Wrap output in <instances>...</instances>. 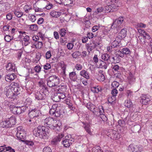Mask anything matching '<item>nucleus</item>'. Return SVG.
<instances>
[{"label":"nucleus","mask_w":152,"mask_h":152,"mask_svg":"<svg viewBox=\"0 0 152 152\" xmlns=\"http://www.w3.org/2000/svg\"><path fill=\"white\" fill-rule=\"evenodd\" d=\"M56 110V111L54 115L56 117H59L61 118L63 117V113H64L62 111L60 107L57 106Z\"/></svg>","instance_id":"dca6fc26"},{"label":"nucleus","mask_w":152,"mask_h":152,"mask_svg":"<svg viewBox=\"0 0 152 152\" xmlns=\"http://www.w3.org/2000/svg\"><path fill=\"white\" fill-rule=\"evenodd\" d=\"M122 52L124 55H129L131 53L130 49L127 48H124L122 49Z\"/></svg>","instance_id":"f704fd0d"},{"label":"nucleus","mask_w":152,"mask_h":152,"mask_svg":"<svg viewBox=\"0 0 152 152\" xmlns=\"http://www.w3.org/2000/svg\"><path fill=\"white\" fill-rule=\"evenodd\" d=\"M117 53L116 54V55H118V57H120L121 58L124 57V54L122 52V50H118L117 51Z\"/></svg>","instance_id":"603ef678"},{"label":"nucleus","mask_w":152,"mask_h":152,"mask_svg":"<svg viewBox=\"0 0 152 152\" xmlns=\"http://www.w3.org/2000/svg\"><path fill=\"white\" fill-rule=\"evenodd\" d=\"M118 42L115 40L114 41L111 43V45H113V47H117L118 46Z\"/></svg>","instance_id":"774afa93"},{"label":"nucleus","mask_w":152,"mask_h":152,"mask_svg":"<svg viewBox=\"0 0 152 152\" xmlns=\"http://www.w3.org/2000/svg\"><path fill=\"white\" fill-rule=\"evenodd\" d=\"M81 55V52L79 51H76L74 52L72 54V56L73 58H77L79 56Z\"/></svg>","instance_id":"c03bdc74"},{"label":"nucleus","mask_w":152,"mask_h":152,"mask_svg":"<svg viewBox=\"0 0 152 152\" xmlns=\"http://www.w3.org/2000/svg\"><path fill=\"white\" fill-rule=\"evenodd\" d=\"M28 26H29L30 29L32 31H36L38 29L37 25L36 24L30 25Z\"/></svg>","instance_id":"e433bc0d"},{"label":"nucleus","mask_w":152,"mask_h":152,"mask_svg":"<svg viewBox=\"0 0 152 152\" xmlns=\"http://www.w3.org/2000/svg\"><path fill=\"white\" fill-rule=\"evenodd\" d=\"M21 141L24 143L25 144L33 146L34 145V143L32 141L27 140H21Z\"/></svg>","instance_id":"37998d69"},{"label":"nucleus","mask_w":152,"mask_h":152,"mask_svg":"<svg viewBox=\"0 0 152 152\" xmlns=\"http://www.w3.org/2000/svg\"><path fill=\"white\" fill-rule=\"evenodd\" d=\"M99 62V68H102L105 69H107L108 64H107L105 62L100 60Z\"/></svg>","instance_id":"6ab92c4d"},{"label":"nucleus","mask_w":152,"mask_h":152,"mask_svg":"<svg viewBox=\"0 0 152 152\" xmlns=\"http://www.w3.org/2000/svg\"><path fill=\"white\" fill-rule=\"evenodd\" d=\"M66 33V30L64 28H62L60 30L59 34L62 37H64Z\"/></svg>","instance_id":"3c124183"},{"label":"nucleus","mask_w":152,"mask_h":152,"mask_svg":"<svg viewBox=\"0 0 152 152\" xmlns=\"http://www.w3.org/2000/svg\"><path fill=\"white\" fill-rule=\"evenodd\" d=\"M64 134H60L54 138L51 141L52 144L55 145L57 142H59L64 136Z\"/></svg>","instance_id":"4468645a"},{"label":"nucleus","mask_w":152,"mask_h":152,"mask_svg":"<svg viewBox=\"0 0 152 152\" xmlns=\"http://www.w3.org/2000/svg\"><path fill=\"white\" fill-rule=\"evenodd\" d=\"M119 83L115 81L113 82L112 84V86L114 88L118 87L119 86Z\"/></svg>","instance_id":"13d9d810"},{"label":"nucleus","mask_w":152,"mask_h":152,"mask_svg":"<svg viewBox=\"0 0 152 152\" xmlns=\"http://www.w3.org/2000/svg\"><path fill=\"white\" fill-rule=\"evenodd\" d=\"M7 89V90L6 93L7 96L9 98H13V97L15 96V95L14 93L12 88L10 87H8Z\"/></svg>","instance_id":"9d476101"},{"label":"nucleus","mask_w":152,"mask_h":152,"mask_svg":"<svg viewBox=\"0 0 152 152\" xmlns=\"http://www.w3.org/2000/svg\"><path fill=\"white\" fill-rule=\"evenodd\" d=\"M126 28H124L122 29L119 34L118 36H120L121 39L124 38L126 35Z\"/></svg>","instance_id":"4be33fe9"},{"label":"nucleus","mask_w":152,"mask_h":152,"mask_svg":"<svg viewBox=\"0 0 152 152\" xmlns=\"http://www.w3.org/2000/svg\"><path fill=\"white\" fill-rule=\"evenodd\" d=\"M113 4L110 5L105 7L104 9V11H107L108 12H112L115 11V8Z\"/></svg>","instance_id":"a211bd4d"},{"label":"nucleus","mask_w":152,"mask_h":152,"mask_svg":"<svg viewBox=\"0 0 152 152\" xmlns=\"http://www.w3.org/2000/svg\"><path fill=\"white\" fill-rule=\"evenodd\" d=\"M36 136H39V137L44 139L48 138V136L47 134H35Z\"/></svg>","instance_id":"58836bf2"},{"label":"nucleus","mask_w":152,"mask_h":152,"mask_svg":"<svg viewBox=\"0 0 152 152\" xmlns=\"http://www.w3.org/2000/svg\"><path fill=\"white\" fill-rule=\"evenodd\" d=\"M52 150L49 147H47L44 148L43 149V152H51Z\"/></svg>","instance_id":"052dcab7"},{"label":"nucleus","mask_w":152,"mask_h":152,"mask_svg":"<svg viewBox=\"0 0 152 152\" xmlns=\"http://www.w3.org/2000/svg\"><path fill=\"white\" fill-rule=\"evenodd\" d=\"M76 73L75 72H72L69 74V77L70 79L73 81H75L77 80L76 77H75Z\"/></svg>","instance_id":"bb28decb"},{"label":"nucleus","mask_w":152,"mask_h":152,"mask_svg":"<svg viewBox=\"0 0 152 152\" xmlns=\"http://www.w3.org/2000/svg\"><path fill=\"white\" fill-rule=\"evenodd\" d=\"M40 114H41V113L40 110L34 109L29 112L28 115L30 118H33L35 117H38Z\"/></svg>","instance_id":"1a4fd4ad"},{"label":"nucleus","mask_w":152,"mask_h":152,"mask_svg":"<svg viewBox=\"0 0 152 152\" xmlns=\"http://www.w3.org/2000/svg\"><path fill=\"white\" fill-rule=\"evenodd\" d=\"M120 67L117 64H115L112 68L113 71L114 73L119 72Z\"/></svg>","instance_id":"a19ab883"},{"label":"nucleus","mask_w":152,"mask_h":152,"mask_svg":"<svg viewBox=\"0 0 152 152\" xmlns=\"http://www.w3.org/2000/svg\"><path fill=\"white\" fill-rule=\"evenodd\" d=\"M142 150V147L132 144H130L128 149V151L130 152H141Z\"/></svg>","instance_id":"423d86ee"},{"label":"nucleus","mask_w":152,"mask_h":152,"mask_svg":"<svg viewBox=\"0 0 152 152\" xmlns=\"http://www.w3.org/2000/svg\"><path fill=\"white\" fill-rule=\"evenodd\" d=\"M124 20V18L122 17H120L116 19L112 24L111 26V28L113 29L114 28L119 26L122 23Z\"/></svg>","instance_id":"6e6552de"},{"label":"nucleus","mask_w":152,"mask_h":152,"mask_svg":"<svg viewBox=\"0 0 152 152\" xmlns=\"http://www.w3.org/2000/svg\"><path fill=\"white\" fill-rule=\"evenodd\" d=\"M35 97L36 99L39 100V102L42 105H45L47 102L46 94L44 93L43 92L40 93V92L37 91L35 93Z\"/></svg>","instance_id":"7ed1b4c3"},{"label":"nucleus","mask_w":152,"mask_h":152,"mask_svg":"<svg viewBox=\"0 0 152 152\" xmlns=\"http://www.w3.org/2000/svg\"><path fill=\"white\" fill-rule=\"evenodd\" d=\"M54 100L56 102H59L61 100L60 98H59V94H58L54 96Z\"/></svg>","instance_id":"4d7b16f0"},{"label":"nucleus","mask_w":152,"mask_h":152,"mask_svg":"<svg viewBox=\"0 0 152 152\" xmlns=\"http://www.w3.org/2000/svg\"><path fill=\"white\" fill-rule=\"evenodd\" d=\"M13 39L12 36H11L9 35H6L4 37L5 40L7 42H9L12 40Z\"/></svg>","instance_id":"a18cd8bd"},{"label":"nucleus","mask_w":152,"mask_h":152,"mask_svg":"<svg viewBox=\"0 0 152 152\" xmlns=\"http://www.w3.org/2000/svg\"><path fill=\"white\" fill-rule=\"evenodd\" d=\"M40 88H41V89L42 91V92H43L44 93L47 94L48 92V88L45 85Z\"/></svg>","instance_id":"49530a36"},{"label":"nucleus","mask_w":152,"mask_h":152,"mask_svg":"<svg viewBox=\"0 0 152 152\" xmlns=\"http://www.w3.org/2000/svg\"><path fill=\"white\" fill-rule=\"evenodd\" d=\"M110 56L107 53H104L101 56L102 59L104 61H108L109 60L110 61Z\"/></svg>","instance_id":"cd10ccee"},{"label":"nucleus","mask_w":152,"mask_h":152,"mask_svg":"<svg viewBox=\"0 0 152 152\" xmlns=\"http://www.w3.org/2000/svg\"><path fill=\"white\" fill-rule=\"evenodd\" d=\"M61 13L60 12H56L53 10L50 12V15L53 17L57 18L61 15Z\"/></svg>","instance_id":"a878e982"},{"label":"nucleus","mask_w":152,"mask_h":152,"mask_svg":"<svg viewBox=\"0 0 152 152\" xmlns=\"http://www.w3.org/2000/svg\"><path fill=\"white\" fill-rule=\"evenodd\" d=\"M124 105L127 108H130L133 106L132 103L130 100L126 101Z\"/></svg>","instance_id":"c9c22d12"},{"label":"nucleus","mask_w":152,"mask_h":152,"mask_svg":"<svg viewBox=\"0 0 152 152\" xmlns=\"http://www.w3.org/2000/svg\"><path fill=\"white\" fill-rule=\"evenodd\" d=\"M28 107L24 106H23L22 107H20L21 112H22V113L28 110Z\"/></svg>","instance_id":"bf43d9fd"},{"label":"nucleus","mask_w":152,"mask_h":152,"mask_svg":"<svg viewBox=\"0 0 152 152\" xmlns=\"http://www.w3.org/2000/svg\"><path fill=\"white\" fill-rule=\"evenodd\" d=\"M84 126H83L84 128L88 133H90L91 132V129L90 128V125L89 124L85 122H82Z\"/></svg>","instance_id":"412c9836"},{"label":"nucleus","mask_w":152,"mask_h":152,"mask_svg":"<svg viewBox=\"0 0 152 152\" xmlns=\"http://www.w3.org/2000/svg\"><path fill=\"white\" fill-rule=\"evenodd\" d=\"M15 119L14 116L11 117L6 121L1 122L0 125L3 128H8L11 127L15 124Z\"/></svg>","instance_id":"f03ea898"},{"label":"nucleus","mask_w":152,"mask_h":152,"mask_svg":"<svg viewBox=\"0 0 152 152\" xmlns=\"http://www.w3.org/2000/svg\"><path fill=\"white\" fill-rule=\"evenodd\" d=\"M99 108H98L96 107H95V108L94 110H92V112L93 113L94 115H99Z\"/></svg>","instance_id":"8fccbe9b"},{"label":"nucleus","mask_w":152,"mask_h":152,"mask_svg":"<svg viewBox=\"0 0 152 152\" xmlns=\"http://www.w3.org/2000/svg\"><path fill=\"white\" fill-rule=\"evenodd\" d=\"M135 78L134 77L132 73L129 74V76L128 77V80L129 83L130 84H132L135 81Z\"/></svg>","instance_id":"c756f323"},{"label":"nucleus","mask_w":152,"mask_h":152,"mask_svg":"<svg viewBox=\"0 0 152 152\" xmlns=\"http://www.w3.org/2000/svg\"><path fill=\"white\" fill-rule=\"evenodd\" d=\"M99 115H100V117L102 118V120L103 121H106L107 118L104 115V110L103 109V106H100L99 107Z\"/></svg>","instance_id":"ddd939ff"},{"label":"nucleus","mask_w":152,"mask_h":152,"mask_svg":"<svg viewBox=\"0 0 152 152\" xmlns=\"http://www.w3.org/2000/svg\"><path fill=\"white\" fill-rule=\"evenodd\" d=\"M16 136L18 139L20 140H24L26 139V134H16Z\"/></svg>","instance_id":"c85d7f7f"},{"label":"nucleus","mask_w":152,"mask_h":152,"mask_svg":"<svg viewBox=\"0 0 152 152\" xmlns=\"http://www.w3.org/2000/svg\"><path fill=\"white\" fill-rule=\"evenodd\" d=\"M41 69V67L39 66H36L34 68L35 71L37 73H39Z\"/></svg>","instance_id":"e2e57ef3"},{"label":"nucleus","mask_w":152,"mask_h":152,"mask_svg":"<svg viewBox=\"0 0 152 152\" xmlns=\"http://www.w3.org/2000/svg\"><path fill=\"white\" fill-rule=\"evenodd\" d=\"M16 129L17 133H22L25 132L24 129L22 126H19L17 127Z\"/></svg>","instance_id":"de8ad7c7"},{"label":"nucleus","mask_w":152,"mask_h":152,"mask_svg":"<svg viewBox=\"0 0 152 152\" xmlns=\"http://www.w3.org/2000/svg\"><path fill=\"white\" fill-rule=\"evenodd\" d=\"M60 82L59 77L55 75L50 76L47 80V84L50 87H56L58 86Z\"/></svg>","instance_id":"f257e3e1"},{"label":"nucleus","mask_w":152,"mask_h":152,"mask_svg":"<svg viewBox=\"0 0 152 152\" xmlns=\"http://www.w3.org/2000/svg\"><path fill=\"white\" fill-rule=\"evenodd\" d=\"M118 91L116 88H114L111 91V94L113 96L115 97L118 94Z\"/></svg>","instance_id":"864d4df0"},{"label":"nucleus","mask_w":152,"mask_h":152,"mask_svg":"<svg viewBox=\"0 0 152 152\" xmlns=\"http://www.w3.org/2000/svg\"><path fill=\"white\" fill-rule=\"evenodd\" d=\"M102 88L99 86H93L91 88V91L94 93H98L99 91H101Z\"/></svg>","instance_id":"393cba45"},{"label":"nucleus","mask_w":152,"mask_h":152,"mask_svg":"<svg viewBox=\"0 0 152 152\" xmlns=\"http://www.w3.org/2000/svg\"><path fill=\"white\" fill-rule=\"evenodd\" d=\"M6 69L7 70L10 71H15V66L11 63H8L6 66Z\"/></svg>","instance_id":"f3484780"},{"label":"nucleus","mask_w":152,"mask_h":152,"mask_svg":"<svg viewBox=\"0 0 152 152\" xmlns=\"http://www.w3.org/2000/svg\"><path fill=\"white\" fill-rule=\"evenodd\" d=\"M23 41L24 45L26 46L28 45L30 43L29 37L28 35L25 36L23 38Z\"/></svg>","instance_id":"473e14b6"},{"label":"nucleus","mask_w":152,"mask_h":152,"mask_svg":"<svg viewBox=\"0 0 152 152\" xmlns=\"http://www.w3.org/2000/svg\"><path fill=\"white\" fill-rule=\"evenodd\" d=\"M44 69L46 70H48L51 68L50 64L49 63H47L43 65Z\"/></svg>","instance_id":"5fc2aeb1"},{"label":"nucleus","mask_w":152,"mask_h":152,"mask_svg":"<svg viewBox=\"0 0 152 152\" xmlns=\"http://www.w3.org/2000/svg\"><path fill=\"white\" fill-rule=\"evenodd\" d=\"M12 88H13V90L15 96H17L20 94V88L19 87Z\"/></svg>","instance_id":"2f4dec72"},{"label":"nucleus","mask_w":152,"mask_h":152,"mask_svg":"<svg viewBox=\"0 0 152 152\" xmlns=\"http://www.w3.org/2000/svg\"><path fill=\"white\" fill-rule=\"evenodd\" d=\"M16 77V76L14 73H9L5 76V79L6 81L10 82L13 80Z\"/></svg>","instance_id":"f8f14e48"},{"label":"nucleus","mask_w":152,"mask_h":152,"mask_svg":"<svg viewBox=\"0 0 152 152\" xmlns=\"http://www.w3.org/2000/svg\"><path fill=\"white\" fill-rule=\"evenodd\" d=\"M103 71L100 70L99 72L98 80L100 81H103L105 80V77L103 73Z\"/></svg>","instance_id":"aec40b11"},{"label":"nucleus","mask_w":152,"mask_h":152,"mask_svg":"<svg viewBox=\"0 0 152 152\" xmlns=\"http://www.w3.org/2000/svg\"><path fill=\"white\" fill-rule=\"evenodd\" d=\"M57 105L56 104L53 105L52 107L50 109L49 111V113L50 115H55L56 109Z\"/></svg>","instance_id":"7c9ffc66"},{"label":"nucleus","mask_w":152,"mask_h":152,"mask_svg":"<svg viewBox=\"0 0 152 152\" xmlns=\"http://www.w3.org/2000/svg\"><path fill=\"white\" fill-rule=\"evenodd\" d=\"M110 136V138L113 140H118L120 138V134H110L108 135Z\"/></svg>","instance_id":"5701e85b"},{"label":"nucleus","mask_w":152,"mask_h":152,"mask_svg":"<svg viewBox=\"0 0 152 152\" xmlns=\"http://www.w3.org/2000/svg\"><path fill=\"white\" fill-rule=\"evenodd\" d=\"M14 12L15 15L18 17L20 18L23 15V12L18 11V10H15Z\"/></svg>","instance_id":"79ce46f5"},{"label":"nucleus","mask_w":152,"mask_h":152,"mask_svg":"<svg viewBox=\"0 0 152 152\" xmlns=\"http://www.w3.org/2000/svg\"><path fill=\"white\" fill-rule=\"evenodd\" d=\"M60 90L62 91H65L66 89V86L65 85L61 86L59 88Z\"/></svg>","instance_id":"338daca9"},{"label":"nucleus","mask_w":152,"mask_h":152,"mask_svg":"<svg viewBox=\"0 0 152 152\" xmlns=\"http://www.w3.org/2000/svg\"><path fill=\"white\" fill-rule=\"evenodd\" d=\"M49 129L45 126H39L37 128L34 129L33 131V133H41L42 132L43 133H48L49 132Z\"/></svg>","instance_id":"39448f33"},{"label":"nucleus","mask_w":152,"mask_h":152,"mask_svg":"<svg viewBox=\"0 0 152 152\" xmlns=\"http://www.w3.org/2000/svg\"><path fill=\"white\" fill-rule=\"evenodd\" d=\"M80 75H81L87 79H88L89 78V75L88 72L85 70H83L80 72Z\"/></svg>","instance_id":"72a5a7b5"},{"label":"nucleus","mask_w":152,"mask_h":152,"mask_svg":"<svg viewBox=\"0 0 152 152\" xmlns=\"http://www.w3.org/2000/svg\"><path fill=\"white\" fill-rule=\"evenodd\" d=\"M74 139L71 137L70 134L66 136L62 142L64 146L65 147H69L74 141Z\"/></svg>","instance_id":"20e7f679"},{"label":"nucleus","mask_w":152,"mask_h":152,"mask_svg":"<svg viewBox=\"0 0 152 152\" xmlns=\"http://www.w3.org/2000/svg\"><path fill=\"white\" fill-rule=\"evenodd\" d=\"M93 152H103L102 150L99 146H96L94 147L92 149Z\"/></svg>","instance_id":"ea45409f"},{"label":"nucleus","mask_w":152,"mask_h":152,"mask_svg":"<svg viewBox=\"0 0 152 152\" xmlns=\"http://www.w3.org/2000/svg\"><path fill=\"white\" fill-rule=\"evenodd\" d=\"M32 100L30 98H27L25 101V103H26V104L30 105L32 103Z\"/></svg>","instance_id":"6e6d98bb"},{"label":"nucleus","mask_w":152,"mask_h":152,"mask_svg":"<svg viewBox=\"0 0 152 152\" xmlns=\"http://www.w3.org/2000/svg\"><path fill=\"white\" fill-rule=\"evenodd\" d=\"M151 100V99L150 96L145 95L142 97L140 100V102L143 104L146 105L149 104Z\"/></svg>","instance_id":"9b49d317"},{"label":"nucleus","mask_w":152,"mask_h":152,"mask_svg":"<svg viewBox=\"0 0 152 152\" xmlns=\"http://www.w3.org/2000/svg\"><path fill=\"white\" fill-rule=\"evenodd\" d=\"M5 149H6V151H10V152H15V150L12 149L10 147H5Z\"/></svg>","instance_id":"0e129e2a"},{"label":"nucleus","mask_w":152,"mask_h":152,"mask_svg":"<svg viewBox=\"0 0 152 152\" xmlns=\"http://www.w3.org/2000/svg\"><path fill=\"white\" fill-rule=\"evenodd\" d=\"M56 121L53 118L51 117L47 118L44 121V126L48 127H50L51 126H54V123Z\"/></svg>","instance_id":"0eeeda50"},{"label":"nucleus","mask_w":152,"mask_h":152,"mask_svg":"<svg viewBox=\"0 0 152 152\" xmlns=\"http://www.w3.org/2000/svg\"><path fill=\"white\" fill-rule=\"evenodd\" d=\"M12 111L14 114H20L22 113V112H21L20 109V107H14L12 108Z\"/></svg>","instance_id":"b1692460"},{"label":"nucleus","mask_w":152,"mask_h":152,"mask_svg":"<svg viewBox=\"0 0 152 152\" xmlns=\"http://www.w3.org/2000/svg\"><path fill=\"white\" fill-rule=\"evenodd\" d=\"M23 9L26 12L28 13L29 10L31 9V7H29L28 6L26 5L24 7Z\"/></svg>","instance_id":"680f3d73"},{"label":"nucleus","mask_w":152,"mask_h":152,"mask_svg":"<svg viewBox=\"0 0 152 152\" xmlns=\"http://www.w3.org/2000/svg\"><path fill=\"white\" fill-rule=\"evenodd\" d=\"M116 99L115 97L112 96L108 98V102L111 104H113L115 103V101Z\"/></svg>","instance_id":"4c0bfd02"},{"label":"nucleus","mask_w":152,"mask_h":152,"mask_svg":"<svg viewBox=\"0 0 152 152\" xmlns=\"http://www.w3.org/2000/svg\"><path fill=\"white\" fill-rule=\"evenodd\" d=\"M125 124V121L123 120H120L118 121V124L117 125L118 126V125L122 127L124 126Z\"/></svg>","instance_id":"09e8293b"},{"label":"nucleus","mask_w":152,"mask_h":152,"mask_svg":"<svg viewBox=\"0 0 152 152\" xmlns=\"http://www.w3.org/2000/svg\"><path fill=\"white\" fill-rule=\"evenodd\" d=\"M104 9L102 7H100L97 9L96 13H98L102 12H104Z\"/></svg>","instance_id":"69168bd1"},{"label":"nucleus","mask_w":152,"mask_h":152,"mask_svg":"<svg viewBox=\"0 0 152 152\" xmlns=\"http://www.w3.org/2000/svg\"><path fill=\"white\" fill-rule=\"evenodd\" d=\"M99 45V44L98 43L96 42L93 41L92 42L87 44L86 46L87 47V49L90 50L91 51L92 49L94 48Z\"/></svg>","instance_id":"2eb2a0df"}]
</instances>
